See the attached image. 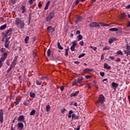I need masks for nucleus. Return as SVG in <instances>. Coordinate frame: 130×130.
Here are the masks:
<instances>
[{
	"label": "nucleus",
	"instance_id": "obj_1",
	"mask_svg": "<svg viewBox=\"0 0 130 130\" xmlns=\"http://www.w3.org/2000/svg\"><path fill=\"white\" fill-rule=\"evenodd\" d=\"M15 25H16L18 28H20V29H24L25 22L21 18H16L15 19Z\"/></svg>",
	"mask_w": 130,
	"mask_h": 130
},
{
	"label": "nucleus",
	"instance_id": "obj_2",
	"mask_svg": "<svg viewBox=\"0 0 130 130\" xmlns=\"http://www.w3.org/2000/svg\"><path fill=\"white\" fill-rule=\"evenodd\" d=\"M17 60H18V56H16L14 57L13 61L11 63L10 68L8 69V70L6 72L7 74H9V73H10V72L12 71L13 68H15V67H16V64H17Z\"/></svg>",
	"mask_w": 130,
	"mask_h": 130
},
{
	"label": "nucleus",
	"instance_id": "obj_3",
	"mask_svg": "<svg viewBox=\"0 0 130 130\" xmlns=\"http://www.w3.org/2000/svg\"><path fill=\"white\" fill-rule=\"evenodd\" d=\"M105 102V97L103 94H100L99 96V101L96 102L97 107L100 106V104H103Z\"/></svg>",
	"mask_w": 130,
	"mask_h": 130
},
{
	"label": "nucleus",
	"instance_id": "obj_4",
	"mask_svg": "<svg viewBox=\"0 0 130 130\" xmlns=\"http://www.w3.org/2000/svg\"><path fill=\"white\" fill-rule=\"evenodd\" d=\"M13 33V29L10 28L8 29L5 34V37H6V39L10 40L11 39V36H12V34Z\"/></svg>",
	"mask_w": 130,
	"mask_h": 130
},
{
	"label": "nucleus",
	"instance_id": "obj_5",
	"mask_svg": "<svg viewBox=\"0 0 130 130\" xmlns=\"http://www.w3.org/2000/svg\"><path fill=\"white\" fill-rule=\"evenodd\" d=\"M54 17V12L50 13L46 17V21L47 22H49Z\"/></svg>",
	"mask_w": 130,
	"mask_h": 130
},
{
	"label": "nucleus",
	"instance_id": "obj_6",
	"mask_svg": "<svg viewBox=\"0 0 130 130\" xmlns=\"http://www.w3.org/2000/svg\"><path fill=\"white\" fill-rule=\"evenodd\" d=\"M89 27H90V28H96V27H100V25L96 22H93L89 24Z\"/></svg>",
	"mask_w": 130,
	"mask_h": 130
},
{
	"label": "nucleus",
	"instance_id": "obj_7",
	"mask_svg": "<svg viewBox=\"0 0 130 130\" xmlns=\"http://www.w3.org/2000/svg\"><path fill=\"white\" fill-rule=\"evenodd\" d=\"M0 122H4V110H0Z\"/></svg>",
	"mask_w": 130,
	"mask_h": 130
},
{
	"label": "nucleus",
	"instance_id": "obj_8",
	"mask_svg": "<svg viewBox=\"0 0 130 130\" xmlns=\"http://www.w3.org/2000/svg\"><path fill=\"white\" fill-rule=\"evenodd\" d=\"M8 53H10V52H7L4 53L2 55V57L0 59L5 61V60H6V58H7V57H8Z\"/></svg>",
	"mask_w": 130,
	"mask_h": 130
},
{
	"label": "nucleus",
	"instance_id": "obj_9",
	"mask_svg": "<svg viewBox=\"0 0 130 130\" xmlns=\"http://www.w3.org/2000/svg\"><path fill=\"white\" fill-rule=\"evenodd\" d=\"M18 121H22V122H25V117L24 115H22L18 117L17 119Z\"/></svg>",
	"mask_w": 130,
	"mask_h": 130
},
{
	"label": "nucleus",
	"instance_id": "obj_10",
	"mask_svg": "<svg viewBox=\"0 0 130 130\" xmlns=\"http://www.w3.org/2000/svg\"><path fill=\"white\" fill-rule=\"evenodd\" d=\"M18 128L19 130H22L24 128V124L22 122H18L17 123Z\"/></svg>",
	"mask_w": 130,
	"mask_h": 130
},
{
	"label": "nucleus",
	"instance_id": "obj_11",
	"mask_svg": "<svg viewBox=\"0 0 130 130\" xmlns=\"http://www.w3.org/2000/svg\"><path fill=\"white\" fill-rule=\"evenodd\" d=\"M9 40H10L6 39V41L5 42V47H6V48H8V49H9V46L10 43Z\"/></svg>",
	"mask_w": 130,
	"mask_h": 130
},
{
	"label": "nucleus",
	"instance_id": "obj_12",
	"mask_svg": "<svg viewBox=\"0 0 130 130\" xmlns=\"http://www.w3.org/2000/svg\"><path fill=\"white\" fill-rule=\"evenodd\" d=\"M80 93V91H76L75 92H73L71 94L70 97H76L78 96V94Z\"/></svg>",
	"mask_w": 130,
	"mask_h": 130
},
{
	"label": "nucleus",
	"instance_id": "obj_13",
	"mask_svg": "<svg viewBox=\"0 0 130 130\" xmlns=\"http://www.w3.org/2000/svg\"><path fill=\"white\" fill-rule=\"evenodd\" d=\"M104 69H107V70H111V67L108 66V64L105 63L104 64Z\"/></svg>",
	"mask_w": 130,
	"mask_h": 130
},
{
	"label": "nucleus",
	"instance_id": "obj_14",
	"mask_svg": "<svg viewBox=\"0 0 130 130\" xmlns=\"http://www.w3.org/2000/svg\"><path fill=\"white\" fill-rule=\"evenodd\" d=\"M113 41H116V38H111L109 39V43L110 44H111V43H112Z\"/></svg>",
	"mask_w": 130,
	"mask_h": 130
},
{
	"label": "nucleus",
	"instance_id": "obj_15",
	"mask_svg": "<svg viewBox=\"0 0 130 130\" xmlns=\"http://www.w3.org/2000/svg\"><path fill=\"white\" fill-rule=\"evenodd\" d=\"M47 29L48 30V31H50V32H51V33L54 32V31H55V29H54V28H52V26H50L47 27Z\"/></svg>",
	"mask_w": 130,
	"mask_h": 130
},
{
	"label": "nucleus",
	"instance_id": "obj_16",
	"mask_svg": "<svg viewBox=\"0 0 130 130\" xmlns=\"http://www.w3.org/2000/svg\"><path fill=\"white\" fill-rule=\"evenodd\" d=\"M20 9L21 10H22V14H24V13H25V12L26 11V7H25V6H22Z\"/></svg>",
	"mask_w": 130,
	"mask_h": 130
},
{
	"label": "nucleus",
	"instance_id": "obj_17",
	"mask_svg": "<svg viewBox=\"0 0 130 130\" xmlns=\"http://www.w3.org/2000/svg\"><path fill=\"white\" fill-rule=\"evenodd\" d=\"M109 31H112L113 32H117L118 31V28H111L109 29Z\"/></svg>",
	"mask_w": 130,
	"mask_h": 130
},
{
	"label": "nucleus",
	"instance_id": "obj_18",
	"mask_svg": "<svg viewBox=\"0 0 130 130\" xmlns=\"http://www.w3.org/2000/svg\"><path fill=\"white\" fill-rule=\"evenodd\" d=\"M112 86L113 88H117L118 87V84L115 82H112Z\"/></svg>",
	"mask_w": 130,
	"mask_h": 130
},
{
	"label": "nucleus",
	"instance_id": "obj_19",
	"mask_svg": "<svg viewBox=\"0 0 130 130\" xmlns=\"http://www.w3.org/2000/svg\"><path fill=\"white\" fill-rule=\"evenodd\" d=\"M119 33H120V34H122V33H124V32L122 31V28H119L118 32H116V34L118 36H119V35H118Z\"/></svg>",
	"mask_w": 130,
	"mask_h": 130
},
{
	"label": "nucleus",
	"instance_id": "obj_20",
	"mask_svg": "<svg viewBox=\"0 0 130 130\" xmlns=\"http://www.w3.org/2000/svg\"><path fill=\"white\" fill-rule=\"evenodd\" d=\"M50 4V1H48L46 5V6L44 8V10H47L48 9V7H49Z\"/></svg>",
	"mask_w": 130,
	"mask_h": 130
},
{
	"label": "nucleus",
	"instance_id": "obj_21",
	"mask_svg": "<svg viewBox=\"0 0 130 130\" xmlns=\"http://www.w3.org/2000/svg\"><path fill=\"white\" fill-rule=\"evenodd\" d=\"M72 118H73L74 119H78V118H79V116L76 115V114H72Z\"/></svg>",
	"mask_w": 130,
	"mask_h": 130
},
{
	"label": "nucleus",
	"instance_id": "obj_22",
	"mask_svg": "<svg viewBox=\"0 0 130 130\" xmlns=\"http://www.w3.org/2000/svg\"><path fill=\"white\" fill-rule=\"evenodd\" d=\"M57 47L58 49H60V50H62V49H63V47H62L61 45H60V43H57Z\"/></svg>",
	"mask_w": 130,
	"mask_h": 130
},
{
	"label": "nucleus",
	"instance_id": "obj_23",
	"mask_svg": "<svg viewBox=\"0 0 130 130\" xmlns=\"http://www.w3.org/2000/svg\"><path fill=\"white\" fill-rule=\"evenodd\" d=\"M30 104V101H26L23 103V105H25V106H28Z\"/></svg>",
	"mask_w": 130,
	"mask_h": 130
},
{
	"label": "nucleus",
	"instance_id": "obj_24",
	"mask_svg": "<svg viewBox=\"0 0 130 130\" xmlns=\"http://www.w3.org/2000/svg\"><path fill=\"white\" fill-rule=\"evenodd\" d=\"M28 41H29V36H26L24 39V42L27 44L28 43Z\"/></svg>",
	"mask_w": 130,
	"mask_h": 130
},
{
	"label": "nucleus",
	"instance_id": "obj_25",
	"mask_svg": "<svg viewBox=\"0 0 130 130\" xmlns=\"http://www.w3.org/2000/svg\"><path fill=\"white\" fill-rule=\"evenodd\" d=\"M73 112L72 110H70L69 111V114H68V118H71V117H72V114H73Z\"/></svg>",
	"mask_w": 130,
	"mask_h": 130
},
{
	"label": "nucleus",
	"instance_id": "obj_26",
	"mask_svg": "<svg viewBox=\"0 0 130 130\" xmlns=\"http://www.w3.org/2000/svg\"><path fill=\"white\" fill-rule=\"evenodd\" d=\"M7 28V24H4L0 27V30H4Z\"/></svg>",
	"mask_w": 130,
	"mask_h": 130
},
{
	"label": "nucleus",
	"instance_id": "obj_27",
	"mask_svg": "<svg viewBox=\"0 0 130 130\" xmlns=\"http://www.w3.org/2000/svg\"><path fill=\"white\" fill-rule=\"evenodd\" d=\"M36 84L38 85V86H40V85H42V81H40L39 80H37Z\"/></svg>",
	"mask_w": 130,
	"mask_h": 130
},
{
	"label": "nucleus",
	"instance_id": "obj_28",
	"mask_svg": "<svg viewBox=\"0 0 130 130\" xmlns=\"http://www.w3.org/2000/svg\"><path fill=\"white\" fill-rule=\"evenodd\" d=\"M47 112H48L50 110V105H47L46 107Z\"/></svg>",
	"mask_w": 130,
	"mask_h": 130
},
{
	"label": "nucleus",
	"instance_id": "obj_29",
	"mask_svg": "<svg viewBox=\"0 0 130 130\" xmlns=\"http://www.w3.org/2000/svg\"><path fill=\"white\" fill-rule=\"evenodd\" d=\"M77 38H78V41H80V40L83 39V36H82V35H79Z\"/></svg>",
	"mask_w": 130,
	"mask_h": 130
},
{
	"label": "nucleus",
	"instance_id": "obj_30",
	"mask_svg": "<svg viewBox=\"0 0 130 130\" xmlns=\"http://www.w3.org/2000/svg\"><path fill=\"white\" fill-rule=\"evenodd\" d=\"M83 77H80L77 79V82L79 83H82V81H83Z\"/></svg>",
	"mask_w": 130,
	"mask_h": 130
},
{
	"label": "nucleus",
	"instance_id": "obj_31",
	"mask_svg": "<svg viewBox=\"0 0 130 130\" xmlns=\"http://www.w3.org/2000/svg\"><path fill=\"white\" fill-rule=\"evenodd\" d=\"M81 20H82V17H78L76 19V24L78 23V22H79V21H81Z\"/></svg>",
	"mask_w": 130,
	"mask_h": 130
},
{
	"label": "nucleus",
	"instance_id": "obj_32",
	"mask_svg": "<svg viewBox=\"0 0 130 130\" xmlns=\"http://www.w3.org/2000/svg\"><path fill=\"white\" fill-rule=\"evenodd\" d=\"M92 71H93L92 69H85L84 70L83 72L84 73H87V72H92Z\"/></svg>",
	"mask_w": 130,
	"mask_h": 130
},
{
	"label": "nucleus",
	"instance_id": "obj_33",
	"mask_svg": "<svg viewBox=\"0 0 130 130\" xmlns=\"http://www.w3.org/2000/svg\"><path fill=\"white\" fill-rule=\"evenodd\" d=\"M79 3H80L79 1V0H76V1L73 3V7H76V5H77V4H78Z\"/></svg>",
	"mask_w": 130,
	"mask_h": 130
},
{
	"label": "nucleus",
	"instance_id": "obj_34",
	"mask_svg": "<svg viewBox=\"0 0 130 130\" xmlns=\"http://www.w3.org/2000/svg\"><path fill=\"white\" fill-rule=\"evenodd\" d=\"M72 47H76V46H77V42L76 41H74V42H72Z\"/></svg>",
	"mask_w": 130,
	"mask_h": 130
},
{
	"label": "nucleus",
	"instance_id": "obj_35",
	"mask_svg": "<svg viewBox=\"0 0 130 130\" xmlns=\"http://www.w3.org/2000/svg\"><path fill=\"white\" fill-rule=\"evenodd\" d=\"M70 49L68 48V49H65V55H66V56H68V55H69V50Z\"/></svg>",
	"mask_w": 130,
	"mask_h": 130
},
{
	"label": "nucleus",
	"instance_id": "obj_36",
	"mask_svg": "<svg viewBox=\"0 0 130 130\" xmlns=\"http://www.w3.org/2000/svg\"><path fill=\"white\" fill-rule=\"evenodd\" d=\"M124 53H125V54H127V55L128 54H129V55H130V51H129V50H125L124 51Z\"/></svg>",
	"mask_w": 130,
	"mask_h": 130
},
{
	"label": "nucleus",
	"instance_id": "obj_37",
	"mask_svg": "<svg viewBox=\"0 0 130 130\" xmlns=\"http://www.w3.org/2000/svg\"><path fill=\"white\" fill-rule=\"evenodd\" d=\"M35 112H36V110H33L30 113V115H34Z\"/></svg>",
	"mask_w": 130,
	"mask_h": 130
},
{
	"label": "nucleus",
	"instance_id": "obj_38",
	"mask_svg": "<svg viewBox=\"0 0 130 130\" xmlns=\"http://www.w3.org/2000/svg\"><path fill=\"white\" fill-rule=\"evenodd\" d=\"M34 2H35V0H29L28 4H29V5H33Z\"/></svg>",
	"mask_w": 130,
	"mask_h": 130
},
{
	"label": "nucleus",
	"instance_id": "obj_39",
	"mask_svg": "<svg viewBox=\"0 0 130 130\" xmlns=\"http://www.w3.org/2000/svg\"><path fill=\"white\" fill-rule=\"evenodd\" d=\"M109 49H110V47L109 46H105L104 48H103V50H109Z\"/></svg>",
	"mask_w": 130,
	"mask_h": 130
},
{
	"label": "nucleus",
	"instance_id": "obj_40",
	"mask_svg": "<svg viewBox=\"0 0 130 130\" xmlns=\"http://www.w3.org/2000/svg\"><path fill=\"white\" fill-rule=\"evenodd\" d=\"M85 55H86V54L82 53V54H81L80 55H79L78 58H81V57H83L85 56Z\"/></svg>",
	"mask_w": 130,
	"mask_h": 130
},
{
	"label": "nucleus",
	"instance_id": "obj_41",
	"mask_svg": "<svg viewBox=\"0 0 130 130\" xmlns=\"http://www.w3.org/2000/svg\"><path fill=\"white\" fill-rule=\"evenodd\" d=\"M30 96L32 98H34V97H35V93H34V92H30Z\"/></svg>",
	"mask_w": 130,
	"mask_h": 130
},
{
	"label": "nucleus",
	"instance_id": "obj_42",
	"mask_svg": "<svg viewBox=\"0 0 130 130\" xmlns=\"http://www.w3.org/2000/svg\"><path fill=\"white\" fill-rule=\"evenodd\" d=\"M20 101H21V100H16V101L14 102V103L16 105H18V104H19V103H20Z\"/></svg>",
	"mask_w": 130,
	"mask_h": 130
},
{
	"label": "nucleus",
	"instance_id": "obj_43",
	"mask_svg": "<svg viewBox=\"0 0 130 130\" xmlns=\"http://www.w3.org/2000/svg\"><path fill=\"white\" fill-rule=\"evenodd\" d=\"M117 54L118 55H122L123 54L122 53V52L121 51L119 50L117 52Z\"/></svg>",
	"mask_w": 130,
	"mask_h": 130
},
{
	"label": "nucleus",
	"instance_id": "obj_44",
	"mask_svg": "<svg viewBox=\"0 0 130 130\" xmlns=\"http://www.w3.org/2000/svg\"><path fill=\"white\" fill-rule=\"evenodd\" d=\"M90 48H91V49H93V50H94V51H96V50H97V48L96 47H93L92 46H90Z\"/></svg>",
	"mask_w": 130,
	"mask_h": 130
},
{
	"label": "nucleus",
	"instance_id": "obj_45",
	"mask_svg": "<svg viewBox=\"0 0 130 130\" xmlns=\"http://www.w3.org/2000/svg\"><path fill=\"white\" fill-rule=\"evenodd\" d=\"M4 61H5L0 59V69L2 68V67H3V62H4Z\"/></svg>",
	"mask_w": 130,
	"mask_h": 130
},
{
	"label": "nucleus",
	"instance_id": "obj_46",
	"mask_svg": "<svg viewBox=\"0 0 130 130\" xmlns=\"http://www.w3.org/2000/svg\"><path fill=\"white\" fill-rule=\"evenodd\" d=\"M86 86L88 89H91V83H88L86 84Z\"/></svg>",
	"mask_w": 130,
	"mask_h": 130
},
{
	"label": "nucleus",
	"instance_id": "obj_47",
	"mask_svg": "<svg viewBox=\"0 0 130 130\" xmlns=\"http://www.w3.org/2000/svg\"><path fill=\"white\" fill-rule=\"evenodd\" d=\"M6 64H7V66H10V64H11V61H10V59H8V60L6 61Z\"/></svg>",
	"mask_w": 130,
	"mask_h": 130
},
{
	"label": "nucleus",
	"instance_id": "obj_48",
	"mask_svg": "<svg viewBox=\"0 0 130 130\" xmlns=\"http://www.w3.org/2000/svg\"><path fill=\"white\" fill-rule=\"evenodd\" d=\"M50 52H51V50H50V49H49L47 51L48 56H50Z\"/></svg>",
	"mask_w": 130,
	"mask_h": 130
},
{
	"label": "nucleus",
	"instance_id": "obj_49",
	"mask_svg": "<svg viewBox=\"0 0 130 130\" xmlns=\"http://www.w3.org/2000/svg\"><path fill=\"white\" fill-rule=\"evenodd\" d=\"M5 51H6V48H2L1 49V52L2 53H3V52H5Z\"/></svg>",
	"mask_w": 130,
	"mask_h": 130
},
{
	"label": "nucleus",
	"instance_id": "obj_50",
	"mask_svg": "<svg viewBox=\"0 0 130 130\" xmlns=\"http://www.w3.org/2000/svg\"><path fill=\"white\" fill-rule=\"evenodd\" d=\"M77 84H79L77 81H74L73 82V86H75L77 85Z\"/></svg>",
	"mask_w": 130,
	"mask_h": 130
},
{
	"label": "nucleus",
	"instance_id": "obj_51",
	"mask_svg": "<svg viewBox=\"0 0 130 130\" xmlns=\"http://www.w3.org/2000/svg\"><path fill=\"white\" fill-rule=\"evenodd\" d=\"M121 17H122V18H125V17H126V14H125V13H123L121 14Z\"/></svg>",
	"mask_w": 130,
	"mask_h": 130
},
{
	"label": "nucleus",
	"instance_id": "obj_52",
	"mask_svg": "<svg viewBox=\"0 0 130 130\" xmlns=\"http://www.w3.org/2000/svg\"><path fill=\"white\" fill-rule=\"evenodd\" d=\"M109 58H110V59H111L112 60H113L115 59V57L113 56H110Z\"/></svg>",
	"mask_w": 130,
	"mask_h": 130
},
{
	"label": "nucleus",
	"instance_id": "obj_53",
	"mask_svg": "<svg viewBox=\"0 0 130 130\" xmlns=\"http://www.w3.org/2000/svg\"><path fill=\"white\" fill-rule=\"evenodd\" d=\"M127 50H130V46L128 44L126 45Z\"/></svg>",
	"mask_w": 130,
	"mask_h": 130
},
{
	"label": "nucleus",
	"instance_id": "obj_54",
	"mask_svg": "<svg viewBox=\"0 0 130 130\" xmlns=\"http://www.w3.org/2000/svg\"><path fill=\"white\" fill-rule=\"evenodd\" d=\"M66 108H63L61 109V113H63L64 111H66Z\"/></svg>",
	"mask_w": 130,
	"mask_h": 130
},
{
	"label": "nucleus",
	"instance_id": "obj_55",
	"mask_svg": "<svg viewBox=\"0 0 130 130\" xmlns=\"http://www.w3.org/2000/svg\"><path fill=\"white\" fill-rule=\"evenodd\" d=\"M104 75H105L104 72H100V76H101V77H104Z\"/></svg>",
	"mask_w": 130,
	"mask_h": 130
},
{
	"label": "nucleus",
	"instance_id": "obj_56",
	"mask_svg": "<svg viewBox=\"0 0 130 130\" xmlns=\"http://www.w3.org/2000/svg\"><path fill=\"white\" fill-rule=\"evenodd\" d=\"M99 24H100V25H101V26H102V27H105V23L100 22V23H99Z\"/></svg>",
	"mask_w": 130,
	"mask_h": 130
},
{
	"label": "nucleus",
	"instance_id": "obj_57",
	"mask_svg": "<svg viewBox=\"0 0 130 130\" xmlns=\"http://www.w3.org/2000/svg\"><path fill=\"white\" fill-rule=\"evenodd\" d=\"M80 45H81V46H84V42L83 41H81L79 43Z\"/></svg>",
	"mask_w": 130,
	"mask_h": 130
},
{
	"label": "nucleus",
	"instance_id": "obj_58",
	"mask_svg": "<svg viewBox=\"0 0 130 130\" xmlns=\"http://www.w3.org/2000/svg\"><path fill=\"white\" fill-rule=\"evenodd\" d=\"M85 77L86 78V79H90V78H91V76L90 75H85Z\"/></svg>",
	"mask_w": 130,
	"mask_h": 130
},
{
	"label": "nucleus",
	"instance_id": "obj_59",
	"mask_svg": "<svg viewBox=\"0 0 130 130\" xmlns=\"http://www.w3.org/2000/svg\"><path fill=\"white\" fill-rule=\"evenodd\" d=\"M71 51H75V47L71 46Z\"/></svg>",
	"mask_w": 130,
	"mask_h": 130
},
{
	"label": "nucleus",
	"instance_id": "obj_60",
	"mask_svg": "<svg viewBox=\"0 0 130 130\" xmlns=\"http://www.w3.org/2000/svg\"><path fill=\"white\" fill-rule=\"evenodd\" d=\"M41 6H42V4H41V2H39V4H38V7H39V9H40V8H41Z\"/></svg>",
	"mask_w": 130,
	"mask_h": 130
},
{
	"label": "nucleus",
	"instance_id": "obj_61",
	"mask_svg": "<svg viewBox=\"0 0 130 130\" xmlns=\"http://www.w3.org/2000/svg\"><path fill=\"white\" fill-rule=\"evenodd\" d=\"M101 60H103L104 59V54H103L101 56Z\"/></svg>",
	"mask_w": 130,
	"mask_h": 130
},
{
	"label": "nucleus",
	"instance_id": "obj_62",
	"mask_svg": "<svg viewBox=\"0 0 130 130\" xmlns=\"http://www.w3.org/2000/svg\"><path fill=\"white\" fill-rule=\"evenodd\" d=\"M60 89L61 91H62L64 89V87H63V86H61Z\"/></svg>",
	"mask_w": 130,
	"mask_h": 130
},
{
	"label": "nucleus",
	"instance_id": "obj_63",
	"mask_svg": "<svg viewBox=\"0 0 130 130\" xmlns=\"http://www.w3.org/2000/svg\"><path fill=\"white\" fill-rule=\"evenodd\" d=\"M81 127V125H79L77 128H75L76 130H80V128Z\"/></svg>",
	"mask_w": 130,
	"mask_h": 130
},
{
	"label": "nucleus",
	"instance_id": "obj_64",
	"mask_svg": "<svg viewBox=\"0 0 130 130\" xmlns=\"http://www.w3.org/2000/svg\"><path fill=\"white\" fill-rule=\"evenodd\" d=\"M115 61L117 62H119V61H120V58H118L116 60H115Z\"/></svg>",
	"mask_w": 130,
	"mask_h": 130
}]
</instances>
